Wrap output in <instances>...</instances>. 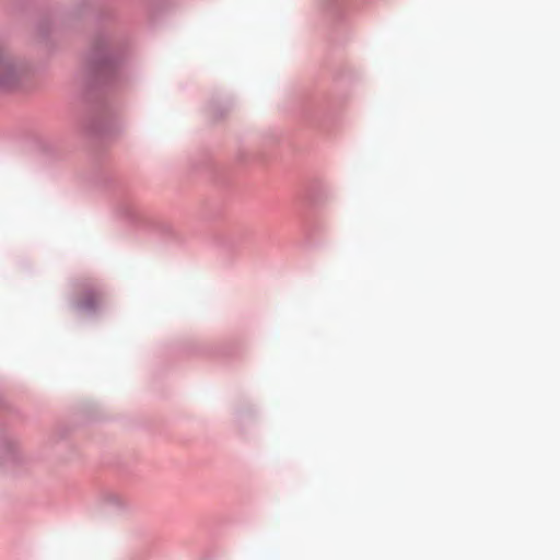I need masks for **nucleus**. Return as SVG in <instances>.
<instances>
[{"label":"nucleus","mask_w":560,"mask_h":560,"mask_svg":"<svg viewBox=\"0 0 560 560\" xmlns=\"http://www.w3.org/2000/svg\"><path fill=\"white\" fill-rule=\"evenodd\" d=\"M18 79V70L12 59L0 57V88H11Z\"/></svg>","instance_id":"nucleus-1"},{"label":"nucleus","mask_w":560,"mask_h":560,"mask_svg":"<svg viewBox=\"0 0 560 560\" xmlns=\"http://www.w3.org/2000/svg\"><path fill=\"white\" fill-rule=\"evenodd\" d=\"M96 300H97L96 294H95V293H92V294H91V299H90L89 301H88V300H86V301H84V300L80 301V302H79V306H80L81 308H90V307H93V305L96 303Z\"/></svg>","instance_id":"nucleus-2"}]
</instances>
